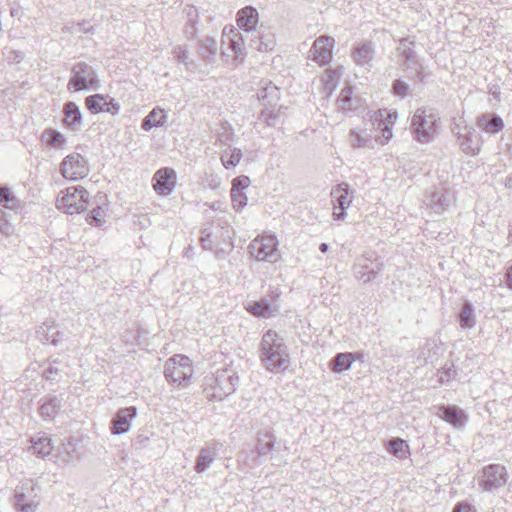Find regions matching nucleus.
Instances as JSON below:
<instances>
[{
    "label": "nucleus",
    "instance_id": "f257e3e1",
    "mask_svg": "<svg viewBox=\"0 0 512 512\" xmlns=\"http://www.w3.org/2000/svg\"><path fill=\"white\" fill-rule=\"evenodd\" d=\"M261 360L269 371L285 369L289 363L287 346L276 332L267 331L261 341Z\"/></svg>",
    "mask_w": 512,
    "mask_h": 512
},
{
    "label": "nucleus",
    "instance_id": "f03ea898",
    "mask_svg": "<svg viewBox=\"0 0 512 512\" xmlns=\"http://www.w3.org/2000/svg\"><path fill=\"white\" fill-rule=\"evenodd\" d=\"M89 202L88 191L81 186H71L60 192L57 197V208L66 214H78L83 212Z\"/></svg>",
    "mask_w": 512,
    "mask_h": 512
},
{
    "label": "nucleus",
    "instance_id": "7ed1b4c3",
    "mask_svg": "<svg viewBox=\"0 0 512 512\" xmlns=\"http://www.w3.org/2000/svg\"><path fill=\"white\" fill-rule=\"evenodd\" d=\"M192 374L193 366L187 356L175 355L165 363L164 375L171 384L186 387Z\"/></svg>",
    "mask_w": 512,
    "mask_h": 512
},
{
    "label": "nucleus",
    "instance_id": "20e7f679",
    "mask_svg": "<svg viewBox=\"0 0 512 512\" xmlns=\"http://www.w3.org/2000/svg\"><path fill=\"white\" fill-rule=\"evenodd\" d=\"M71 77L67 83L70 92L89 91L97 87L98 79L95 69L86 62H78L71 68Z\"/></svg>",
    "mask_w": 512,
    "mask_h": 512
},
{
    "label": "nucleus",
    "instance_id": "39448f33",
    "mask_svg": "<svg viewBox=\"0 0 512 512\" xmlns=\"http://www.w3.org/2000/svg\"><path fill=\"white\" fill-rule=\"evenodd\" d=\"M384 264L375 252L367 251L358 257L353 266L355 277L364 283L375 279L383 270Z\"/></svg>",
    "mask_w": 512,
    "mask_h": 512
},
{
    "label": "nucleus",
    "instance_id": "423d86ee",
    "mask_svg": "<svg viewBox=\"0 0 512 512\" xmlns=\"http://www.w3.org/2000/svg\"><path fill=\"white\" fill-rule=\"evenodd\" d=\"M437 129V119L434 114H427L425 110L417 109L412 121L411 130L416 139L427 143L433 139Z\"/></svg>",
    "mask_w": 512,
    "mask_h": 512
},
{
    "label": "nucleus",
    "instance_id": "0eeeda50",
    "mask_svg": "<svg viewBox=\"0 0 512 512\" xmlns=\"http://www.w3.org/2000/svg\"><path fill=\"white\" fill-rule=\"evenodd\" d=\"M507 482V470L500 464L485 466L478 479L479 489L485 492H492L503 487Z\"/></svg>",
    "mask_w": 512,
    "mask_h": 512
},
{
    "label": "nucleus",
    "instance_id": "6e6552de",
    "mask_svg": "<svg viewBox=\"0 0 512 512\" xmlns=\"http://www.w3.org/2000/svg\"><path fill=\"white\" fill-rule=\"evenodd\" d=\"M239 384V377L232 369L217 370L213 384V398L222 400L228 395L234 393L236 386Z\"/></svg>",
    "mask_w": 512,
    "mask_h": 512
},
{
    "label": "nucleus",
    "instance_id": "1a4fd4ad",
    "mask_svg": "<svg viewBox=\"0 0 512 512\" xmlns=\"http://www.w3.org/2000/svg\"><path fill=\"white\" fill-rule=\"evenodd\" d=\"M222 45L223 49L221 54L223 57L231 58L234 61H242L244 59L245 47L243 35L233 27L229 28V33L227 32V27L224 28Z\"/></svg>",
    "mask_w": 512,
    "mask_h": 512
},
{
    "label": "nucleus",
    "instance_id": "9d476101",
    "mask_svg": "<svg viewBox=\"0 0 512 512\" xmlns=\"http://www.w3.org/2000/svg\"><path fill=\"white\" fill-rule=\"evenodd\" d=\"M0 205V221H4L5 224L15 221L14 215H20L23 210L21 200L5 186H0Z\"/></svg>",
    "mask_w": 512,
    "mask_h": 512
},
{
    "label": "nucleus",
    "instance_id": "9b49d317",
    "mask_svg": "<svg viewBox=\"0 0 512 512\" xmlns=\"http://www.w3.org/2000/svg\"><path fill=\"white\" fill-rule=\"evenodd\" d=\"M62 175L69 180H79L89 173L87 161L80 154L74 153L64 158L60 167Z\"/></svg>",
    "mask_w": 512,
    "mask_h": 512
},
{
    "label": "nucleus",
    "instance_id": "f8f14e48",
    "mask_svg": "<svg viewBox=\"0 0 512 512\" xmlns=\"http://www.w3.org/2000/svg\"><path fill=\"white\" fill-rule=\"evenodd\" d=\"M457 129V141L461 150L465 154L477 155L482 144L479 133L474 128L468 126H457Z\"/></svg>",
    "mask_w": 512,
    "mask_h": 512
},
{
    "label": "nucleus",
    "instance_id": "ddd939ff",
    "mask_svg": "<svg viewBox=\"0 0 512 512\" xmlns=\"http://www.w3.org/2000/svg\"><path fill=\"white\" fill-rule=\"evenodd\" d=\"M250 254L259 261L275 262L276 243L273 237L254 239L249 245Z\"/></svg>",
    "mask_w": 512,
    "mask_h": 512
},
{
    "label": "nucleus",
    "instance_id": "4468645a",
    "mask_svg": "<svg viewBox=\"0 0 512 512\" xmlns=\"http://www.w3.org/2000/svg\"><path fill=\"white\" fill-rule=\"evenodd\" d=\"M334 43V38L330 36L318 37L309 50V57L319 65L329 64L332 59Z\"/></svg>",
    "mask_w": 512,
    "mask_h": 512
},
{
    "label": "nucleus",
    "instance_id": "2eb2a0df",
    "mask_svg": "<svg viewBox=\"0 0 512 512\" xmlns=\"http://www.w3.org/2000/svg\"><path fill=\"white\" fill-rule=\"evenodd\" d=\"M25 490L32 492L34 483L32 480H25L17 486L14 493V507L17 512H36L39 503L30 500V495Z\"/></svg>",
    "mask_w": 512,
    "mask_h": 512
},
{
    "label": "nucleus",
    "instance_id": "dca6fc26",
    "mask_svg": "<svg viewBox=\"0 0 512 512\" xmlns=\"http://www.w3.org/2000/svg\"><path fill=\"white\" fill-rule=\"evenodd\" d=\"M177 176L173 169L162 168L159 169L153 177V188L162 196H167L172 193L176 186Z\"/></svg>",
    "mask_w": 512,
    "mask_h": 512
},
{
    "label": "nucleus",
    "instance_id": "f3484780",
    "mask_svg": "<svg viewBox=\"0 0 512 512\" xmlns=\"http://www.w3.org/2000/svg\"><path fill=\"white\" fill-rule=\"evenodd\" d=\"M137 416V408L134 406L121 408L111 420V432L121 435L129 431L131 421Z\"/></svg>",
    "mask_w": 512,
    "mask_h": 512
},
{
    "label": "nucleus",
    "instance_id": "a211bd4d",
    "mask_svg": "<svg viewBox=\"0 0 512 512\" xmlns=\"http://www.w3.org/2000/svg\"><path fill=\"white\" fill-rule=\"evenodd\" d=\"M85 104L92 113L109 112L117 114L120 110L118 102L114 99L107 100V98L101 94L88 96L85 99Z\"/></svg>",
    "mask_w": 512,
    "mask_h": 512
},
{
    "label": "nucleus",
    "instance_id": "6ab92c4d",
    "mask_svg": "<svg viewBox=\"0 0 512 512\" xmlns=\"http://www.w3.org/2000/svg\"><path fill=\"white\" fill-rule=\"evenodd\" d=\"M333 202L337 205L334 206L333 215L335 219L340 220L344 214L345 209L351 203V197L349 195V185L347 183L338 184L331 192Z\"/></svg>",
    "mask_w": 512,
    "mask_h": 512
},
{
    "label": "nucleus",
    "instance_id": "aec40b11",
    "mask_svg": "<svg viewBox=\"0 0 512 512\" xmlns=\"http://www.w3.org/2000/svg\"><path fill=\"white\" fill-rule=\"evenodd\" d=\"M437 415L455 428H462L467 422L465 413L456 406L442 405L438 408Z\"/></svg>",
    "mask_w": 512,
    "mask_h": 512
},
{
    "label": "nucleus",
    "instance_id": "412c9836",
    "mask_svg": "<svg viewBox=\"0 0 512 512\" xmlns=\"http://www.w3.org/2000/svg\"><path fill=\"white\" fill-rule=\"evenodd\" d=\"M37 338L43 343H51L54 346H58L62 343L63 332L58 330L57 325L51 322H45L36 331Z\"/></svg>",
    "mask_w": 512,
    "mask_h": 512
},
{
    "label": "nucleus",
    "instance_id": "4be33fe9",
    "mask_svg": "<svg viewBox=\"0 0 512 512\" xmlns=\"http://www.w3.org/2000/svg\"><path fill=\"white\" fill-rule=\"evenodd\" d=\"M218 456V444H209L206 447L200 449L199 454L195 463V471L197 473H203L210 468L211 464L215 461Z\"/></svg>",
    "mask_w": 512,
    "mask_h": 512
},
{
    "label": "nucleus",
    "instance_id": "5701e85b",
    "mask_svg": "<svg viewBox=\"0 0 512 512\" xmlns=\"http://www.w3.org/2000/svg\"><path fill=\"white\" fill-rule=\"evenodd\" d=\"M64 124L72 131L80 129L82 114L79 106L72 101H68L63 106Z\"/></svg>",
    "mask_w": 512,
    "mask_h": 512
},
{
    "label": "nucleus",
    "instance_id": "b1692460",
    "mask_svg": "<svg viewBox=\"0 0 512 512\" xmlns=\"http://www.w3.org/2000/svg\"><path fill=\"white\" fill-rule=\"evenodd\" d=\"M237 23L240 29L244 30L247 34L255 30L258 23V11L251 7L246 6L238 11Z\"/></svg>",
    "mask_w": 512,
    "mask_h": 512
},
{
    "label": "nucleus",
    "instance_id": "393cba45",
    "mask_svg": "<svg viewBox=\"0 0 512 512\" xmlns=\"http://www.w3.org/2000/svg\"><path fill=\"white\" fill-rule=\"evenodd\" d=\"M479 128L489 134H496L504 129L502 118L494 113L482 114L477 118Z\"/></svg>",
    "mask_w": 512,
    "mask_h": 512
},
{
    "label": "nucleus",
    "instance_id": "a878e982",
    "mask_svg": "<svg viewBox=\"0 0 512 512\" xmlns=\"http://www.w3.org/2000/svg\"><path fill=\"white\" fill-rule=\"evenodd\" d=\"M198 55L205 63L213 64L217 56L216 40L209 36L201 39L198 47Z\"/></svg>",
    "mask_w": 512,
    "mask_h": 512
},
{
    "label": "nucleus",
    "instance_id": "bb28decb",
    "mask_svg": "<svg viewBox=\"0 0 512 512\" xmlns=\"http://www.w3.org/2000/svg\"><path fill=\"white\" fill-rule=\"evenodd\" d=\"M61 408V399L57 396H49L41 399L39 414L44 420H52Z\"/></svg>",
    "mask_w": 512,
    "mask_h": 512
},
{
    "label": "nucleus",
    "instance_id": "cd10ccee",
    "mask_svg": "<svg viewBox=\"0 0 512 512\" xmlns=\"http://www.w3.org/2000/svg\"><path fill=\"white\" fill-rule=\"evenodd\" d=\"M426 204L436 213H443L450 204L449 194L443 190H435L429 195Z\"/></svg>",
    "mask_w": 512,
    "mask_h": 512
},
{
    "label": "nucleus",
    "instance_id": "c85d7f7f",
    "mask_svg": "<svg viewBox=\"0 0 512 512\" xmlns=\"http://www.w3.org/2000/svg\"><path fill=\"white\" fill-rule=\"evenodd\" d=\"M374 48L371 43H362L353 51V59L360 66H369L374 58Z\"/></svg>",
    "mask_w": 512,
    "mask_h": 512
},
{
    "label": "nucleus",
    "instance_id": "c756f323",
    "mask_svg": "<svg viewBox=\"0 0 512 512\" xmlns=\"http://www.w3.org/2000/svg\"><path fill=\"white\" fill-rule=\"evenodd\" d=\"M258 99L265 102L267 105L275 104L280 98L279 88L271 82H262L261 87L257 92Z\"/></svg>",
    "mask_w": 512,
    "mask_h": 512
},
{
    "label": "nucleus",
    "instance_id": "7c9ffc66",
    "mask_svg": "<svg viewBox=\"0 0 512 512\" xmlns=\"http://www.w3.org/2000/svg\"><path fill=\"white\" fill-rule=\"evenodd\" d=\"M275 446V436L270 431L260 432L257 438L256 451L258 456L268 455Z\"/></svg>",
    "mask_w": 512,
    "mask_h": 512
},
{
    "label": "nucleus",
    "instance_id": "2f4dec72",
    "mask_svg": "<svg viewBox=\"0 0 512 512\" xmlns=\"http://www.w3.org/2000/svg\"><path fill=\"white\" fill-rule=\"evenodd\" d=\"M216 230L213 232L210 228H205L201 234V245L204 250H213L214 247L220 244L219 237L222 236L223 226H215Z\"/></svg>",
    "mask_w": 512,
    "mask_h": 512
},
{
    "label": "nucleus",
    "instance_id": "473e14b6",
    "mask_svg": "<svg viewBox=\"0 0 512 512\" xmlns=\"http://www.w3.org/2000/svg\"><path fill=\"white\" fill-rule=\"evenodd\" d=\"M355 357L353 353H338L330 362L331 369L336 373L350 369Z\"/></svg>",
    "mask_w": 512,
    "mask_h": 512
},
{
    "label": "nucleus",
    "instance_id": "72a5a7b5",
    "mask_svg": "<svg viewBox=\"0 0 512 512\" xmlns=\"http://www.w3.org/2000/svg\"><path fill=\"white\" fill-rule=\"evenodd\" d=\"M349 142L353 148H366L372 146V137L367 130L359 131L351 129L349 132Z\"/></svg>",
    "mask_w": 512,
    "mask_h": 512
},
{
    "label": "nucleus",
    "instance_id": "f704fd0d",
    "mask_svg": "<svg viewBox=\"0 0 512 512\" xmlns=\"http://www.w3.org/2000/svg\"><path fill=\"white\" fill-rule=\"evenodd\" d=\"M247 310L254 316L257 317H270L274 311H276V307L271 305V302L267 298H263L258 302H254L249 304Z\"/></svg>",
    "mask_w": 512,
    "mask_h": 512
},
{
    "label": "nucleus",
    "instance_id": "c9c22d12",
    "mask_svg": "<svg viewBox=\"0 0 512 512\" xmlns=\"http://www.w3.org/2000/svg\"><path fill=\"white\" fill-rule=\"evenodd\" d=\"M166 122V115L162 109H153L142 121V128L150 131L152 128L160 127Z\"/></svg>",
    "mask_w": 512,
    "mask_h": 512
},
{
    "label": "nucleus",
    "instance_id": "e433bc0d",
    "mask_svg": "<svg viewBox=\"0 0 512 512\" xmlns=\"http://www.w3.org/2000/svg\"><path fill=\"white\" fill-rule=\"evenodd\" d=\"M32 448L34 451V454H36L39 457H46L51 454L53 450L52 441L47 436H41L37 439L32 438Z\"/></svg>",
    "mask_w": 512,
    "mask_h": 512
},
{
    "label": "nucleus",
    "instance_id": "4c0bfd02",
    "mask_svg": "<svg viewBox=\"0 0 512 512\" xmlns=\"http://www.w3.org/2000/svg\"><path fill=\"white\" fill-rule=\"evenodd\" d=\"M403 65L406 67L408 74L421 82H423L428 76L425 66L421 63L417 56L414 57L412 61L403 62Z\"/></svg>",
    "mask_w": 512,
    "mask_h": 512
},
{
    "label": "nucleus",
    "instance_id": "58836bf2",
    "mask_svg": "<svg viewBox=\"0 0 512 512\" xmlns=\"http://www.w3.org/2000/svg\"><path fill=\"white\" fill-rule=\"evenodd\" d=\"M250 46L261 52L272 51L275 46L274 35H263L258 33V36L255 39L250 40Z\"/></svg>",
    "mask_w": 512,
    "mask_h": 512
},
{
    "label": "nucleus",
    "instance_id": "ea45409f",
    "mask_svg": "<svg viewBox=\"0 0 512 512\" xmlns=\"http://www.w3.org/2000/svg\"><path fill=\"white\" fill-rule=\"evenodd\" d=\"M415 42L410 37L401 38L397 46L399 56L403 58V62L412 61L416 57L414 51Z\"/></svg>",
    "mask_w": 512,
    "mask_h": 512
},
{
    "label": "nucleus",
    "instance_id": "a19ab883",
    "mask_svg": "<svg viewBox=\"0 0 512 512\" xmlns=\"http://www.w3.org/2000/svg\"><path fill=\"white\" fill-rule=\"evenodd\" d=\"M243 154L241 149L229 146L221 154V162L227 169L239 164Z\"/></svg>",
    "mask_w": 512,
    "mask_h": 512
},
{
    "label": "nucleus",
    "instance_id": "79ce46f5",
    "mask_svg": "<svg viewBox=\"0 0 512 512\" xmlns=\"http://www.w3.org/2000/svg\"><path fill=\"white\" fill-rule=\"evenodd\" d=\"M460 327L463 329L475 326L474 309L470 302L466 301L458 316Z\"/></svg>",
    "mask_w": 512,
    "mask_h": 512
},
{
    "label": "nucleus",
    "instance_id": "37998d69",
    "mask_svg": "<svg viewBox=\"0 0 512 512\" xmlns=\"http://www.w3.org/2000/svg\"><path fill=\"white\" fill-rule=\"evenodd\" d=\"M408 444L401 438H393L387 443V450L399 459H405L408 453Z\"/></svg>",
    "mask_w": 512,
    "mask_h": 512
},
{
    "label": "nucleus",
    "instance_id": "c03bdc74",
    "mask_svg": "<svg viewBox=\"0 0 512 512\" xmlns=\"http://www.w3.org/2000/svg\"><path fill=\"white\" fill-rule=\"evenodd\" d=\"M172 53L177 61L183 64L187 69L193 70L196 67L194 61L189 57V52L182 46L178 45L174 47Z\"/></svg>",
    "mask_w": 512,
    "mask_h": 512
},
{
    "label": "nucleus",
    "instance_id": "a18cd8bd",
    "mask_svg": "<svg viewBox=\"0 0 512 512\" xmlns=\"http://www.w3.org/2000/svg\"><path fill=\"white\" fill-rule=\"evenodd\" d=\"M42 139L51 146L60 145L65 142L64 136L60 132L52 129L45 130L42 134Z\"/></svg>",
    "mask_w": 512,
    "mask_h": 512
},
{
    "label": "nucleus",
    "instance_id": "49530a36",
    "mask_svg": "<svg viewBox=\"0 0 512 512\" xmlns=\"http://www.w3.org/2000/svg\"><path fill=\"white\" fill-rule=\"evenodd\" d=\"M352 88L345 87L338 96L337 103L342 110H350L352 108Z\"/></svg>",
    "mask_w": 512,
    "mask_h": 512
},
{
    "label": "nucleus",
    "instance_id": "de8ad7c7",
    "mask_svg": "<svg viewBox=\"0 0 512 512\" xmlns=\"http://www.w3.org/2000/svg\"><path fill=\"white\" fill-rule=\"evenodd\" d=\"M392 93L396 97L405 98L409 93V85L401 79H396L392 84Z\"/></svg>",
    "mask_w": 512,
    "mask_h": 512
},
{
    "label": "nucleus",
    "instance_id": "09e8293b",
    "mask_svg": "<svg viewBox=\"0 0 512 512\" xmlns=\"http://www.w3.org/2000/svg\"><path fill=\"white\" fill-rule=\"evenodd\" d=\"M231 200L233 207L237 210L242 209L247 204V196L244 191L231 190Z\"/></svg>",
    "mask_w": 512,
    "mask_h": 512
},
{
    "label": "nucleus",
    "instance_id": "8fccbe9b",
    "mask_svg": "<svg viewBox=\"0 0 512 512\" xmlns=\"http://www.w3.org/2000/svg\"><path fill=\"white\" fill-rule=\"evenodd\" d=\"M438 375H439V381L442 384H446V383H449L451 380H453L456 377L457 373H456L454 366H450V367H443L441 370L438 371Z\"/></svg>",
    "mask_w": 512,
    "mask_h": 512
},
{
    "label": "nucleus",
    "instance_id": "3c124183",
    "mask_svg": "<svg viewBox=\"0 0 512 512\" xmlns=\"http://www.w3.org/2000/svg\"><path fill=\"white\" fill-rule=\"evenodd\" d=\"M104 218H105V211H104V209L100 205H97L88 214L87 221H89L90 224L93 221H95L96 224H101L102 221H105Z\"/></svg>",
    "mask_w": 512,
    "mask_h": 512
},
{
    "label": "nucleus",
    "instance_id": "603ef678",
    "mask_svg": "<svg viewBox=\"0 0 512 512\" xmlns=\"http://www.w3.org/2000/svg\"><path fill=\"white\" fill-rule=\"evenodd\" d=\"M250 184L249 177L245 175H241L236 177L232 182V188L231 190H239L244 191Z\"/></svg>",
    "mask_w": 512,
    "mask_h": 512
},
{
    "label": "nucleus",
    "instance_id": "864d4df0",
    "mask_svg": "<svg viewBox=\"0 0 512 512\" xmlns=\"http://www.w3.org/2000/svg\"><path fill=\"white\" fill-rule=\"evenodd\" d=\"M232 138L233 132L231 128L225 129L223 132L218 134V141L228 147L231 146Z\"/></svg>",
    "mask_w": 512,
    "mask_h": 512
},
{
    "label": "nucleus",
    "instance_id": "5fc2aeb1",
    "mask_svg": "<svg viewBox=\"0 0 512 512\" xmlns=\"http://www.w3.org/2000/svg\"><path fill=\"white\" fill-rule=\"evenodd\" d=\"M60 369L55 365H50L48 369L44 371V376L47 380H54V375L58 374Z\"/></svg>",
    "mask_w": 512,
    "mask_h": 512
},
{
    "label": "nucleus",
    "instance_id": "6e6d98bb",
    "mask_svg": "<svg viewBox=\"0 0 512 512\" xmlns=\"http://www.w3.org/2000/svg\"><path fill=\"white\" fill-rule=\"evenodd\" d=\"M453 512H475V511L471 505L459 503L454 507Z\"/></svg>",
    "mask_w": 512,
    "mask_h": 512
},
{
    "label": "nucleus",
    "instance_id": "4d7b16f0",
    "mask_svg": "<svg viewBox=\"0 0 512 512\" xmlns=\"http://www.w3.org/2000/svg\"><path fill=\"white\" fill-rule=\"evenodd\" d=\"M93 27H87L86 23H77L73 26V32H83V33H90L92 32Z\"/></svg>",
    "mask_w": 512,
    "mask_h": 512
},
{
    "label": "nucleus",
    "instance_id": "13d9d810",
    "mask_svg": "<svg viewBox=\"0 0 512 512\" xmlns=\"http://www.w3.org/2000/svg\"><path fill=\"white\" fill-rule=\"evenodd\" d=\"M382 137L384 138L385 141H388V140L391 139L392 131H391V129L388 126H385L382 129Z\"/></svg>",
    "mask_w": 512,
    "mask_h": 512
},
{
    "label": "nucleus",
    "instance_id": "bf43d9fd",
    "mask_svg": "<svg viewBox=\"0 0 512 512\" xmlns=\"http://www.w3.org/2000/svg\"><path fill=\"white\" fill-rule=\"evenodd\" d=\"M506 277H507V284H508L509 288L512 289V266L508 269Z\"/></svg>",
    "mask_w": 512,
    "mask_h": 512
},
{
    "label": "nucleus",
    "instance_id": "052dcab7",
    "mask_svg": "<svg viewBox=\"0 0 512 512\" xmlns=\"http://www.w3.org/2000/svg\"><path fill=\"white\" fill-rule=\"evenodd\" d=\"M328 249H329V246H328V244H327V243H322V244H320V251H321L322 253H326V252L328 251Z\"/></svg>",
    "mask_w": 512,
    "mask_h": 512
},
{
    "label": "nucleus",
    "instance_id": "680f3d73",
    "mask_svg": "<svg viewBox=\"0 0 512 512\" xmlns=\"http://www.w3.org/2000/svg\"><path fill=\"white\" fill-rule=\"evenodd\" d=\"M10 227L11 226H9V225L0 226V232L8 234V230H9Z\"/></svg>",
    "mask_w": 512,
    "mask_h": 512
},
{
    "label": "nucleus",
    "instance_id": "e2e57ef3",
    "mask_svg": "<svg viewBox=\"0 0 512 512\" xmlns=\"http://www.w3.org/2000/svg\"><path fill=\"white\" fill-rule=\"evenodd\" d=\"M506 187L512 188V178H508L505 183Z\"/></svg>",
    "mask_w": 512,
    "mask_h": 512
},
{
    "label": "nucleus",
    "instance_id": "0e129e2a",
    "mask_svg": "<svg viewBox=\"0 0 512 512\" xmlns=\"http://www.w3.org/2000/svg\"><path fill=\"white\" fill-rule=\"evenodd\" d=\"M58 363H59L58 359H54V360L52 361V364H51V365H55V364H58Z\"/></svg>",
    "mask_w": 512,
    "mask_h": 512
},
{
    "label": "nucleus",
    "instance_id": "69168bd1",
    "mask_svg": "<svg viewBox=\"0 0 512 512\" xmlns=\"http://www.w3.org/2000/svg\"><path fill=\"white\" fill-rule=\"evenodd\" d=\"M191 249H192V247H191V246H188V248H187V252H186V253L191 252Z\"/></svg>",
    "mask_w": 512,
    "mask_h": 512
},
{
    "label": "nucleus",
    "instance_id": "338daca9",
    "mask_svg": "<svg viewBox=\"0 0 512 512\" xmlns=\"http://www.w3.org/2000/svg\"><path fill=\"white\" fill-rule=\"evenodd\" d=\"M191 249H192V247H191V246H188V248H187V252H186V253L191 252Z\"/></svg>",
    "mask_w": 512,
    "mask_h": 512
},
{
    "label": "nucleus",
    "instance_id": "774afa93",
    "mask_svg": "<svg viewBox=\"0 0 512 512\" xmlns=\"http://www.w3.org/2000/svg\"><path fill=\"white\" fill-rule=\"evenodd\" d=\"M510 239H511V242H512V234L509 235Z\"/></svg>",
    "mask_w": 512,
    "mask_h": 512
}]
</instances>
